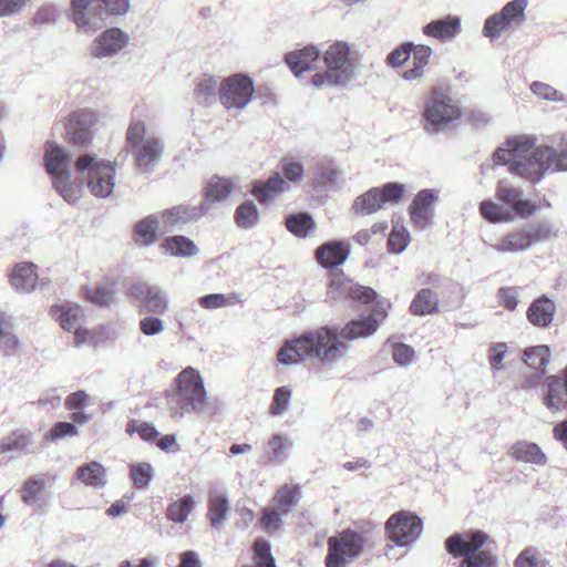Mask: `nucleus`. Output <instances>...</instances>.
<instances>
[{"mask_svg": "<svg viewBox=\"0 0 567 567\" xmlns=\"http://www.w3.org/2000/svg\"><path fill=\"white\" fill-rule=\"evenodd\" d=\"M539 153L540 146H536L533 141L516 137L508 140L505 147L497 148L493 158L497 164H509L511 171L516 175L537 182L544 175Z\"/></svg>", "mask_w": 567, "mask_h": 567, "instance_id": "3", "label": "nucleus"}, {"mask_svg": "<svg viewBox=\"0 0 567 567\" xmlns=\"http://www.w3.org/2000/svg\"><path fill=\"white\" fill-rule=\"evenodd\" d=\"M382 208L383 206L381 204L380 195L375 187L358 196L352 205L353 212L360 215H371Z\"/></svg>", "mask_w": 567, "mask_h": 567, "instance_id": "39", "label": "nucleus"}, {"mask_svg": "<svg viewBox=\"0 0 567 567\" xmlns=\"http://www.w3.org/2000/svg\"><path fill=\"white\" fill-rule=\"evenodd\" d=\"M75 477L86 486L103 487L106 484V470L95 461L78 467Z\"/></svg>", "mask_w": 567, "mask_h": 567, "instance_id": "31", "label": "nucleus"}, {"mask_svg": "<svg viewBox=\"0 0 567 567\" xmlns=\"http://www.w3.org/2000/svg\"><path fill=\"white\" fill-rule=\"evenodd\" d=\"M194 507V498L190 495H186L168 505L166 517L174 523H184Z\"/></svg>", "mask_w": 567, "mask_h": 567, "instance_id": "43", "label": "nucleus"}, {"mask_svg": "<svg viewBox=\"0 0 567 567\" xmlns=\"http://www.w3.org/2000/svg\"><path fill=\"white\" fill-rule=\"evenodd\" d=\"M530 247L527 228L515 229L506 234L494 248L499 252H515Z\"/></svg>", "mask_w": 567, "mask_h": 567, "instance_id": "33", "label": "nucleus"}, {"mask_svg": "<svg viewBox=\"0 0 567 567\" xmlns=\"http://www.w3.org/2000/svg\"><path fill=\"white\" fill-rule=\"evenodd\" d=\"M208 207L205 204L198 206L189 204H181L171 208L164 209L159 214V218L164 226L174 227L179 224H187L195 221L204 216Z\"/></svg>", "mask_w": 567, "mask_h": 567, "instance_id": "16", "label": "nucleus"}, {"mask_svg": "<svg viewBox=\"0 0 567 567\" xmlns=\"http://www.w3.org/2000/svg\"><path fill=\"white\" fill-rule=\"evenodd\" d=\"M461 31V22L456 17H447L442 20L431 21L423 28V33L426 37L434 38L441 41H446Z\"/></svg>", "mask_w": 567, "mask_h": 567, "instance_id": "26", "label": "nucleus"}, {"mask_svg": "<svg viewBox=\"0 0 567 567\" xmlns=\"http://www.w3.org/2000/svg\"><path fill=\"white\" fill-rule=\"evenodd\" d=\"M55 190L69 203H75L80 196V188L70 182V174L53 179Z\"/></svg>", "mask_w": 567, "mask_h": 567, "instance_id": "53", "label": "nucleus"}, {"mask_svg": "<svg viewBox=\"0 0 567 567\" xmlns=\"http://www.w3.org/2000/svg\"><path fill=\"white\" fill-rule=\"evenodd\" d=\"M115 291L109 286H97L86 291L85 297L89 301L97 306H110L114 300Z\"/></svg>", "mask_w": 567, "mask_h": 567, "instance_id": "55", "label": "nucleus"}, {"mask_svg": "<svg viewBox=\"0 0 567 567\" xmlns=\"http://www.w3.org/2000/svg\"><path fill=\"white\" fill-rule=\"evenodd\" d=\"M229 503L227 498L220 494H215L208 499L207 517L214 528H219L227 517Z\"/></svg>", "mask_w": 567, "mask_h": 567, "instance_id": "38", "label": "nucleus"}, {"mask_svg": "<svg viewBox=\"0 0 567 567\" xmlns=\"http://www.w3.org/2000/svg\"><path fill=\"white\" fill-rule=\"evenodd\" d=\"M234 189L231 179L220 176H213L204 188V203L206 206L210 203H219L225 200Z\"/></svg>", "mask_w": 567, "mask_h": 567, "instance_id": "29", "label": "nucleus"}, {"mask_svg": "<svg viewBox=\"0 0 567 567\" xmlns=\"http://www.w3.org/2000/svg\"><path fill=\"white\" fill-rule=\"evenodd\" d=\"M286 228L298 238H306L317 228L313 218L307 213L290 215L285 221Z\"/></svg>", "mask_w": 567, "mask_h": 567, "instance_id": "36", "label": "nucleus"}, {"mask_svg": "<svg viewBox=\"0 0 567 567\" xmlns=\"http://www.w3.org/2000/svg\"><path fill=\"white\" fill-rule=\"evenodd\" d=\"M524 362L533 370L544 372L550 360V351L547 346L527 348L523 355Z\"/></svg>", "mask_w": 567, "mask_h": 567, "instance_id": "42", "label": "nucleus"}, {"mask_svg": "<svg viewBox=\"0 0 567 567\" xmlns=\"http://www.w3.org/2000/svg\"><path fill=\"white\" fill-rule=\"evenodd\" d=\"M153 468L147 463H138L131 465L130 475L137 488H144L152 478Z\"/></svg>", "mask_w": 567, "mask_h": 567, "instance_id": "56", "label": "nucleus"}, {"mask_svg": "<svg viewBox=\"0 0 567 567\" xmlns=\"http://www.w3.org/2000/svg\"><path fill=\"white\" fill-rule=\"evenodd\" d=\"M128 296L137 302L138 312L163 315L168 309V301L162 289L146 282H136L128 289Z\"/></svg>", "mask_w": 567, "mask_h": 567, "instance_id": "14", "label": "nucleus"}, {"mask_svg": "<svg viewBox=\"0 0 567 567\" xmlns=\"http://www.w3.org/2000/svg\"><path fill=\"white\" fill-rule=\"evenodd\" d=\"M137 165L150 168L155 165L163 154V144L156 137H147L137 147H132Z\"/></svg>", "mask_w": 567, "mask_h": 567, "instance_id": "22", "label": "nucleus"}, {"mask_svg": "<svg viewBox=\"0 0 567 567\" xmlns=\"http://www.w3.org/2000/svg\"><path fill=\"white\" fill-rule=\"evenodd\" d=\"M146 125L143 121L133 120L128 125L126 141L131 147H137L145 141Z\"/></svg>", "mask_w": 567, "mask_h": 567, "instance_id": "62", "label": "nucleus"}, {"mask_svg": "<svg viewBox=\"0 0 567 567\" xmlns=\"http://www.w3.org/2000/svg\"><path fill=\"white\" fill-rule=\"evenodd\" d=\"M174 384L175 389L165 394L174 413H199L207 408V392L198 370L186 367L177 374Z\"/></svg>", "mask_w": 567, "mask_h": 567, "instance_id": "4", "label": "nucleus"}, {"mask_svg": "<svg viewBox=\"0 0 567 567\" xmlns=\"http://www.w3.org/2000/svg\"><path fill=\"white\" fill-rule=\"evenodd\" d=\"M481 215L491 223L511 221L513 216L509 212L503 210L496 203L484 200L480 205Z\"/></svg>", "mask_w": 567, "mask_h": 567, "instance_id": "49", "label": "nucleus"}, {"mask_svg": "<svg viewBox=\"0 0 567 567\" xmlns=\"http://www.w3.org/2000/svg\"><path fill=\"white\" fill-rule=\"evenodd\" d=\"M327 297L332 301L352 300L368 305L375 300L377 292L370 287L354 282L343 271H332L329 275Z\"/></svg>", "mask_w": 567, "mask_h": 567, "instance_id": "11", "label": "nucleus"}, {"mask_svg": "<svg viewBox=\"0 0 567 567\" xmlns=\"http://www.w3.org/2000/svg\"><path fill=\"white\" fill-rule=\"evenodd\" d=\"M267 446L272 454L271 458L280 460L286 457L287 451L291 446V442L286 435L276 433L269 439Z\"/></svg>", "mask_w": 567, "mask_h": 567, "instance_id": "58", "label": "nucleus"}, {"mask_svg": "<svg viewBox=\"0 0 567 567\" xmlns=\"http://www.w3.org/2000/svg\"><path fill=\"white\" fill-rule=\"evenodd\" d=\"M30 444V436L21 431H13L0 442V455L23 451Z\"/></svg>", "mask_w": 567, "mask_h": 567, "instance_id": "46", "label": "nucleus"}, {"mask_svg": "<svg viewBox=\"0 0 567 567\" xmlns=\"http://www.w3.org/2000/svg\"><path fill=\"white\" fill-rule=\"evenodd\" d=\"M497 302L508 311H514L518 305V288L502 287L497 290Z\"/></svg>", "mask_w": 567, "mask_h": 567, "instance_id": "60", "label": "nucleus"}, {"mask_svg": "<svg viewBox=\"0 0 567 567\" xmlns=\"http://www.w3.org/2000/svg\"><path fill=\"white\" fill-rule=\"evenodd\" d=\"M49 313L65 331H72L75 329L80 320L83 318L82 308L76 303L70 302L52 306Z\"/></svg>", "mask_w": 567, "mask_h": 567, "instance_id": "23", "label": "nucleus"}, {"mask_svg": "<svg viewBox=\"0 0 567 567\" xmlns=\"http://www.w3.org/2000/svg\"><path fill=\"white\" fill-rule=\"evenodd\" d=\"M380 195L381 204L396 205L401 202L405 194V186L400 183H386L381 187H375Z\"/></svg>", "mask_w": 567, "mask_h": 567, "instance_id": "47", "label": "nucleus"}, {"mask_svg": "<svg viewBox=\"0 0 567 567\" xmlns=\"http://www.w3.org/2000/svg\"><path fill=\"white\" fill-rule=\"evenodd\" d=\"M286 181L280 173H274L265 183L256 184L251 194L260 202L267 203L286 190Z\"/></svg>", "mask_w": 567, "mask_h": 567, "instance_id": "32", "label": "nucleus"}, {"mask_svg": "<svg viewBox=\"0 0 567 567\" xmlns=\"http://www.w3.org/2000/svg\"><path fill=\"white\" fill-rule=\"evenodd\" d=\"M410 241V234L404 227L394 226L388 238V250L390 252H402Z\"/></svg>", "mask_w": 567, "mask_h": 567, "instance_id": "54", "label": "nucleus"}, {"mask_svg": "<svg viewBox=\"0 0 567 567\" xmlns=\"http://www.w3.org/2000/svg\"><path fill=\"white\" fill-rule=\"evenodd\" d=\"M291 390L288 386H279L274 392V398L269 406V414L277 416L284 414L290 403Z\"/></svg>", "mask_w": 567, "mask_h": 567, "instance_id": "51", "label": "nucleus"}, {"mask_svg": "<svg viewBox=\"0 0 567 567\" xmlns=\"http://www.w3.org/2000/svg\"><path fill=\"white\" fill-rule=\"evenodd\" d=\"M556 313V305L546 296L535 299L528 307L526 317L529 323L537 328H547L551 324Z\"/></svg>", "mask_w": 567, "mask_h": 567, "instance_id": "20", "label": "nucleus"}, {"mask_svg": "<svg viewBox=\"0 0 567 567\" xmlns=\"http://www.w3.org/2000/svg\"><path fill=\"white\" fill-rule=\"evenodd\" d=\"M422 529V519L410 511H399L392 514L384 525L386 539L400 547L415 542Z\"/></svg>", "mask_w": 567, "mask_h": 567, "instance_id": "10", "label": "nucleus"}, {"mask_svg": "<svg viewBox=\"0 0 567 567\" xmlns=\"http://www.w3.org/2000/svg\"><path fill=\"white\" fill-rule=\"evenodd\" d=\"M75 435H78V429L73 423L58 422L50 429V431L45 435V440L50 441V442H54V441L63 439L65 436H75Z\"/></svg>", "mask_w": 567, "mask_h": 567, "instance_id": "63", "label": "nucleus"}, {"mask_svg": "<svg viewBox=\"0 0 567 567\" xmlns=\"http://www.w3.org/2000/svg\"><path fill=\"white\" fill-rule=\"evenodd\" d=\"M284 515L278 508L266 506L262 508L259 517V527L267 534H274L282 527Z\"/></svg>", "mask_w": 567, "mask_h": 567, "instance_id": "44", "label": "nucleus"}, {"mask_svg": "<svg viewBox=\"0 0 567 567\" xmlns=\"http://www.w3.org/2000/svg\"><path fill=\"white\" fill-rule=\"evenodd\" d=\"M548 561L535 547L524 548L516 557L514 567H547Z\"/></svg>", "mask_w": 567, "mask_h": 567, "instance_id": "48", "label": "nucleus"}, {"mask_svg": "<svg viewBox=\"0 0 567 567\" xmlns=\"http://www.w3.org/2000/svg\"><path fill=\"white\" fill-rule=\"evenodd\" d=\"M350 255V245L346 241H328L316 250V259L327 269L342 265Z\"/></svg>", "mask_w": 567, "mask_h": 567, "instance_id": "17", "label": "nucleus"}, {"mask_svg": "<svg viewBox=\"0 0 567 567\" xmlns=\"http://www.w3.org/2000/svg\"><path fill=\"white\" fill-rule=\"evenodd\" d=\"M385 317L386 310L377 306L369 316L351 320L340 330L334 326H321L305 331L284 343L277 360L287 365L307 361L332 364L347 354L348 342L372 336Z\"/></svg>", "mask_w": 567, "mask_h": 567, "instance_id": "1", "label": "nucleus"}, {"mask_svg": "<svg viewBox=\"0 0 567 567\" xmlns=\"http://www.w3.org/2000/svg\"><path fill=\"white\" fill-rule=\"evenodd\" d=\"M255 85L243 73L233 74L223 80L219 86V101L227 110H243L252 99Z\"/></svg>", "mask_w": 567, "mask_h": 567, "instance_id": "13", "label": "nucleus"}, {"mask_svg": "<svg viewBox=\"0 0 567 567\" xmlns=\"http://www.w3.org/2000/svg\"><path fill=\"white\" fill-rule=\"evenodd\" d=\"M128 9V0H72L70 8L72 21L81 28L92 25L95 19L125 14Z\"/></svg>", "mask_w": 567, "mask_h": 567, "instance_id": "7", "label": "nucleus"}, {"mask_svg": "<svg viewBox=\"0 0 567 567\" xmlns=\"http://www.w3.org/2000/svg\"><path fill=\"white\" fill-rule=\"evenodd\" d=\"M239 301L236 293L223 295L212 293L206 295L199 299V305L205 309H218L228 306H234Z\"/></svg>", "mask_w": 567, "mask_h": 567, "instance_id": "50", "label": "nucleus"}, {"mask_svg": "<svg viewBox=\"0 0 567 567\" xmlns=\"http://www.w3.org/2000/svg\"><path fill=\"white\" fill-rule=\"evenodd\" d=\"M126 42L127 38L120 29H107L93 42L91 55L95 58L112 55L121 50Z\"/></svg>", "mask_w": 567, "mask_h": 567, "instance_id": "18", "label": "nucleus"}, {"mask_svg": "<svg viewBox=\"0 0 567 567\" xmlns=\"http://www.w3.org/2000/svg\"><path fill=\"white\" fill-rule=\"evenodd\" d=\"M79 174L86 172L87 186L97 197L109 196L114 187L115 165L94 155H81L75 162Z\"/></svg>", "mask_w": 567, "mask_h": 567, "instance_id": "9", "label": "nucleus"}, {"mask_svg": "<svg viewBox=\"0 0 567 567\" xmlns=\"http://www.w3.org/2000/svg\"><path fill=\"white\" fill-rule=\"evenodd\" d=\"M527 0H513L507 2L499 12L489 16L484 23L483 34L489 39H497L512 28L523 24Z\"/></svg>", "mask_w": 567, "mask_h": 567, "instance_id": "12", "label": "nucleus"}, {"mask_svg": "<svg viewBox=\"0 0 567 567\" xmlns=\"http://www.w3.org/2000/svg\"><path fill=\"white\" fill-rule=\"evenodd\" d=\"M511 454L516 460L544 464L546 456L542 450L534 443L518 442L511 447Z\"/></svg>", "mask_w": 567, "mask_h": 567, "instance_id": "41", "label": "nucleus"}, {"mask_svg": "<svg viewBox=\"0 0 567 567\" xmlns=\"http://www.w3.org/2000/svg\"><path fill=\"white\" fill-rule=\"evenodd\" d=\"M435 202L432 189L420 190L409 207L411 221L414 226L424 228L431 219V208Z\"/></svg>", "mask_w": 567, "mask_h": 567, "instance_id": "19", "label": "nucleus"}, {"mask_svg": "<svg viewBox=\"0 0 567 567\" xmlns=\"http://www.w3.org/2000/svg\"><path fill=\"white\" fill-rule=\"evenodd\" d=\"M431 54L432 50L430 47L424 44H414V49L411 54L413 56V66L405 70L402 78L406 81H414L422 78L424 69L429 64Z\"/></svg>", "mask_w": 567, "mask_h": 567, "instance_id": "34", "label": "nucleus"}, {"mask_svg": "<svg viewBox=\"0 0 567 567\" xmlns=\"http://www.w3.org/2000/svg\"><path fill=\"white\" fill-rule=\"evenodd\" d=\"M303 166L299 162L284 158L281 162V173L285 181L291 183H299L303 176Z\"/></svg>", "mask_w": 567, "mask_h": 567, "instance_id": "61", "label": "nucleus"}, {"mask_svg": "<svg viewBox=\"0 0 567 567\" xmlns=\"http://www.w3.org/2000/svg\"><path fill=\"white\" fill-rule=\"evenodd\" d=\"M162 248L165 252L175 257H190L198 252L193 240L182 235L165 238Z\"/></svg>", "mask_w": 567, "mask_h": 567, "instance_id": "35", "label": "nucleus"}, {"mask_svg": "<svg viewBox=\"0 0 567 567\" xmlns=\"http://www.w3.org/2000/svg\"><path fill=\"white\" fill-rule=\"evenodd\" d=\"M286 62L296 76L313 69L319 61V51L315 47H306L286 55Z\"/></svg>", "mask_w": 567, "mask_h": 567, "instance_id": "24", "label": "nucleus"}, {"mask_svg": "<svg viewBox=\"0 0 567 567\" xmlns=\"http://www.w3.org/2000/svg\"><path fill=\"white\" fill-rule=\"evenodd\" d=\"M522 192L504 182H499L496 190V197L502 203L513 207L520 198Z\"/></svg>", "mask_w": 567, "mask_h": 567, "instance_id": "64", "label": "nucleus"}, {"mask_svg": "<svg viewBox=\"0 0 567 567\" xmlns=\"http://www.w3.org/2000/svg\"><path fill=\"white\" fill-rule=\"evenodd\" d=\"M539 155L544 164V173L549 168L567 171V137L560 140L558 150H554L549 146H540Z\"/></svg>", "mask_w": 567, "mask_h": 567, "instance_id": "30", "label": "nucleus"}, {"mask_svg": "<svg viewBox=\"0 0 567 567\" xmlns=\"http://www.w3.org/2000/svg\"><path fill=\"white\" fill-rule=\"evenodd\" d=\"M414 44L412 42H405L396 47L386 56V62L393 68L402 66L411 56Z\"/></svg>", "mask_w": 567, "mask_h": 567, "instance_id": "57", "label": "nucleus"}, {"mask_svg": "<svg viewBox=\"0 0 567 567\" xmlns=\"http://www.w3.org/2000/svg\"><path fill=\"white\" fill-rule=\"evenodd\" d=\"M96 121V114L90 110L71 113L65 124L69 141L76 146L89 145L93 138L92 127Z\"/></svg>", "mask_w": 567, "mask_h": 567, "instance_id": "15", "label": "nucleus"}, {"mask_svg": "<svg viewBox=\"0 0 567 567\" xmlns=\"http://www.w3.org/2000/svg\"><path fill=\"white\" fill-rule=\"evenodd\" d=\"M126 433L128 435L138 434L140 437L146 442H154L158 439L159 433L153 424L148 422H137L132 420L126 425Z\"/></svg>", "mask_w": 567, "mask_h": 567, "instance_id": "52", "label": "nucleus"}, {"mask_svg": "<svg viewBox=\"0 0 567 567\" xmlns=\"http://www.w3.org/2000/svg\"><path fill=\"white\" fill-rule=\"evenodd\" d=\"M495 540L482 529L455 533L446 538L445 549L453 558H461L458 567H495Z\"/></svg>", "mask_w": 567, "mask_h": 567, "instance_id": "2", "label": "nucleus"}, {"mask_svg": "<svg viewBox=\"0 0 567 567\" xmlns=\"http://www.w3.org/2000/svg\"><path fill=\"white\" fill-rule=\"evenodd\" d=\"M159 219L148 215L137 221L133 227V239L138 246H150L158 238Z\"/></svg>", "mask_w": 567, "mask_h": 567, "instance_id": "27", "label": "nucleus"}, {"mask_svg": "<svg viewBox=\"0 0 567 567\" xmlns=\"http://www.w3.org/2000/svg\"><path fill=\"white\" fill-rule=\"evenodd\" d=\"M367 545L365 533L346 528L328 538L324 566L346 567L362 555Z\"/></svg>", "mask_w": 567, "mask_h": 567, "instance_id": "6", "label": "nucleus"}, {"mask_svg": "<svg viewBox=\"0 0 567 567\" xmlns=\"http://www.w3.org/2000/svg\"><path fill=\"white\" fill-rule=\"evenodd\" d=\"M327 71L313 74L311 83L316 87L332 86L344 83L351 75L350 48L343 42H336L326 51Z\"/></svg>", "mask_w": 567, "mask_h": 567, "instance_id": "8", "label": "nucleus"}, {"mask_svg": "<svg viewBox=\"0 0 567 567\" xmlns=\"http://www.w3.org/2000/svg\"><path fill=\"white\" fill-rule=\"evenodd\" d=\"M9 281L19 292L32 291L38 282L35 265L25 261L17 264L9 276Z\"/></svg>", "mask_w": 567, "mask_h": 567, "instance_id": "21", "label": "nucleus"}, {"mask_svg": "<svg viewBox=\"0 0 567 567\" xmlns=\"http://www.w3.org/2000/svg\"><path fill=\"white\" fill-rule=\"evenodd\" d=\"M44 165L53 179L69 174L66 171L68 155L55 142L45 143Z\"/></svg>", "mask_w": 567, "mask_h": 567, "instance_id": "25", "label": "nucleus"}, {"mask_svg": "<svg viewBox=\"0 0 567 567\" xmlns=\"http://www.w3.org/2000/svg\"><path fill=\"white\" fill-rule=\"evenodd\" d=\"M47 486L45 475H33L29 477L21 487V499L27 505L35 504L43 494Z\"/></svg>", "mask_w": 567, "mask_h": 567, "instance_id": "37", "label": "nucleus"}, {"mask_svg": "<svg viewBox=\"0 0 567 567\" xmlns=\"http://www.w3.org/2000/svg\"><path fill=\"white\" fill-rule=\"evenodd\" d=\"M437 299L431 289H422L410 305V312L414 316H424L436 310Z\"/></svg>", "mask_w": 567, "mask_h": 567, "instance_id": "40", "label": "nucleus"}, {"mask_svg": "<svg viewBox=\"0 0 567 567\" xmlns=\"http://www.w3.org/2000/svg\"><path fill=\"white\" fill-rule=\"evenodd\" d=\"M530 91L540 99L554 102H563L565 101V95L563 92L554 89L553 86L543 83V82H533L530 84Z\"/></svg>", "mask_w": 567, "mask_h": 567, "instance_id": "59", "label": "nucleus"}, {"mask_svg": "<svg viewBox=\"0 0 567 567\" xmlns=\"http://www.w3.org/2000/svg\"><path fill=\"white\" fill-rule=\"evenodd\" d=\"M301 496L299 484H284L272 496V506L284 514L290 513L298 504Z\"/></svg>", "mask_w": 567, "mask_h": 567, "instance_id": "28", "label": "nucleus"}, {"mask_svg": "<svg viewBox=\"0 0 567 567\" xmlns=\"http://www.w3.org/2000/svg\"><path fill=\"white\" fill-rule=\"evenodd\" d=\"M258 209L252 202L240 204L234 215L235 223L240 228H252L258 221Z\"/></svg>", "mask_w": 567, "mask_h": 567, "instance_id": "45", "label": "nucleus"}, {"mask_svg": "<svg viewBox=\"0 0 567 567\" xmlns=\"http://www.w3.org/2000/svg\"><path fill=\"white\" fill-rule=\"evenodd\" d=\"M461 116L462 110L458 103L451 96L449 87L442 85L432 86L422 114L424 130L430 133L441 132L453 122L460 120Z\"/></svg>", "mask_w": 567, "mask_h": 567, "instance_id": "5", "label": "nucleus"}]
</instances>
